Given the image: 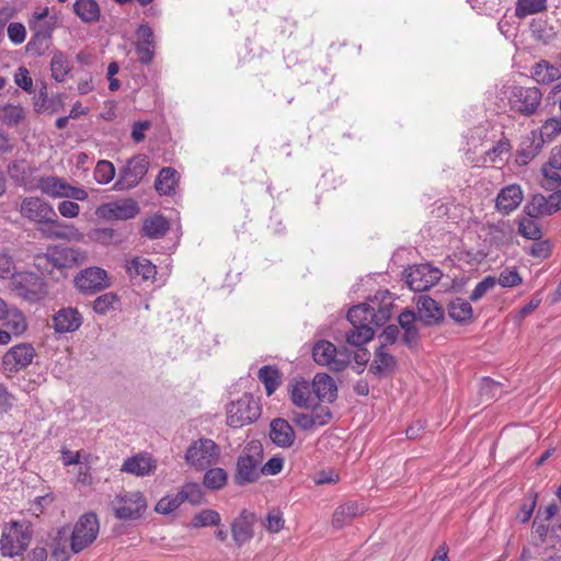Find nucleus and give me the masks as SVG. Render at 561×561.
Masks as SVG:
<instances>
[{"mask_svg":"<svg viewBox=\"0 0 561 561\" xmlns=\"http://www.w3.org/2000/svg\"><path fill=\"white\" fill-rule=\"evenodd\" d=\"M84 257V253L78 249L55 247L49 249L47 253L37 255L35 266L43 274H51L55 270L62 271L78 265Z\"/></svg>","mask_w":561,"mask_h":561,"instance_id":"1","label":"nucleus"},{"mask_svg":"<svg viewBox=\"0 0 561 561\" xmlns=\"http://www.w3.org/2000/svg\"><path fill=\"white\" fill-rule=\"evenodd\" d=\"M32 539V528L26 522L5 524L0 539V550L4 557L20 556L26 550Z\"/></svg>","mask_w":561,"mask_h":561,"instance_id":"2","label":"nucleus"},{"mask_svg":"<svg viewBox=\"0 0 561 561\" xmlns=\"http://www.w3.org/2000/svg\"><path fill=\"white\" fill-rule=\"evenodd\" d=\"M100 520L95 513L89 512L79 517L70 537V549L79 553L91 546L98 538Z\"/></svg>","mask_w":561,"mask_h":561,"instance_id":"3","label":"nucleus"},{"mask_svg":"<svg viewBox=\"0 0 561 561\" xmlns=\"http://www.w3.org/2000/svg\"><path fill=\"white\" fill-rule=\"evenodd\" d=\"M36 188L50 198H70L83 202L88 198V192L81 186L69 184L64 178L56 175L41 176L37 179Z\"/></svg>","mask_w":561,"mask_h":561,"instance_id":"4","label":"nucleus"},{"mask_svg":"<svg viewBox=\"0 0 561 561\" xmlns=\"http://www.w3.org/2000/svg\"><path fill=\"white\" fill-rule=\"evenodd\" d=\"M312 357L318 365L336 373L344 370L351 362V354L346 348L339 350L327 340H320L313 345Z\"/></svg>","mask_w":561,"mask_h":561,"instance_id":"5","label":"nucleus"},{"mask_svg":"<svg viewBox=\"0 0 561 561\" xmlns=\"http://www.w3.org/2000/svg\"><path fill=\"white\" fill-rule=\"evenodd\" d=\"M262 446L251 442L238 458L236 481L239 485L254 482L261 473Z\"/></svg>","mask_w":561,"mask_h":561,"instance_id":"6","label":"nucleus"},{"mask_svg":"<svg viewBox=\"0 0 561 561\" xmlns=\"http://www.w3.org/2000/svg\"><path fill=\"white\" fill-rule=\"evenodd\" d=\"M261 415L259 402L252 394L244 393L227 408V424L239 428L254 422Z\"/></svg>","mask_w":561,"mask_h":561,"instance_id":"7","label":"nucleus"},{"mask_svg":"<svg viewBox=\"0 0 561 561\" xmlns=\"http://www.w3.org/2000/svg\"><path fill=\"white\" fill-rule=\"evenodd\" d=\"M12 290L23 299L36 302L46 295V284L42 277L33 272L15 273L12 277Z\"/></svg>","mask_w":561,"mask_h":561,"instance_id":"8","label":"nucleus"},{"mask_svg":"<svg viewBox=\"0 0 561 561\" xmlns=\"http://www.w3.org/2000/svg\"><path fill=\"white\" fill-rule=\"evenodd\" d=\"M112 510L118 519L139 518L147 508V501L141 493H118L111 501Z\"/></svg>","mask_w":561,"mask_h":561,"instance_id":"9","label":"nucleus"},{"mask_svg":"<svg viewBox=\"0 0 561 561\" xmlns=\"http://www.w3.org/2000/svg\"><path fill=\"white\" fill-rule=\"evenodd\" d=\"M541 100L542 93L536 87H514L510 96L512 108L524 116L534 115L539 108Z\"/></svg>","mask_w":561,"mask_h":561,"instance_id":"10","label":"nucleus"},{"mask_svg":"<svg viewBox=\"0 0 561 561\" xmlns=\"http://www.w3.org/2000/svg\"><path fill=\"white\" fill-rule=\"evenodd\" d=\"M442 278V272L430 264H420L405 271V283L414 291H425L436 285Z\"/></svg>","mask_w":561,"mask_h":561,"instance_id":"11","label":"nucleus"},{"mask_svg":"<svg viewBox=\"0 0 561 561\" xmlns=\"http://www.w3.org/2000/svg\"><path fill=\"white\" fill-rule=\"evenodd\" d=\"M76 288L84 295H93L110 287L107 272L101 267L92 266L82 270L75 277Z\"/></svg>","mask_w":561,"mask_h":561,"instance_id":"12","label":"nucleus"},{"mask_svg":"<svg viewBox=\"0 0 561 561\" xmlns=\"http://www.w3.org/2000/svg\"><path fill=\"white\" fill-rule=\"evenodd\" d=\"M36 351L30 343H20L10 347L2 357V368L5 373L16 374L28 367Z\"/></svg>","mask_w":561,"mask_h":561,"instance_id":"13","label":"nucleus"},{"mask_svg":"<svg viewBox=\"0 0 561 561\" xmlns=\"http://www.w3.org/2000/svg\"><path fill=\"white\" fill-rule=\"evenodd\" d=\"M149 169V158L138 154L128 160L115 183L117 190H129L139 184Z\"/></svg>","mask_w":561,"mask_h":561,"instance_id":"14","label":"nucleus"},{"mask_svg":"<svg viewBox=\"0 0 561 561\" xmlns=\"http://www.w3.org/2000/svg\"><path fill=\"white\" fill-rule=\"evenodd\" d=\"M218 456V446L214 440L201 438L190 445L185 454L187 463L205 469L210 466Z\"/></svg>","mask_w":561,"mask_h":561,"instance_id":"15","label":"nucleus"},{"mask_svg":"<svg viewBox=\"0 0 561 561\" xmlns=\"http://www.w3.org/2000/svg\"><path fill=\"white\" fill-rule=\"evenodd\" d=\"M22 217L36 224L47 225L48 221H56L54 207L41 197L30 196L23 198L20 205Z\"/></svg>","mask_w":561,"mask_h":561,"instance_id":"16","label":"nucleus"},{"mask_svg":"<svg viewBox=\"0 0 561 561\" xmlns=\"http://www.w3.org/2000/svg\"><path fill=\"white\" fill-rule=\"evenodd\" d=\"M139 206L134 199H123L100 205L95 215L104 220H127L136 217Z\"/></svg>","mask_w":561,"mask_h":561,"instance_id":"17","label":"nucleus"},{"mask_svg":"<svg viewBox=\"0 0 561 561\" xmlns=\"http://www.w3.org/2000/svg\"><path fill=\"white\" fill-rule=\"evenodd\" d=\"M561 209V190L553 191L549 196L536 194L525 206L524 211L533 218L549 216Z\"/></svg>","mask_w":561,"mask_h":561,"instance_id":"18","label":"nucleus"},{"mask_svg":"<svg viewBox=\"0 0 561 561\" xmlns=\"http://www.w3.org/2000/svg\"><path fill=\"white\" fill-rule=\"evenodd\" d=\"M55 25V21L35 22L32 26L34 34L26 45L27 51L38 56L45 54L49 48Z\"/></svg>","mask_w":561,"mask_h":561,"instance_id":"19","label":"nucleus"},{"mask_svg":"<svg viewBox=\"0 0 561 561\" xmlns=\"http://www.w3.org/2000/svg\"><path fill=\"white\" fill-rule=\"evenodd\" d=\"M53 328L59 333H70L77 331L82 324L81 313L72 307L59 309L53 317Z\"/></svg>","mask_w":561,"mask_h":561,"instance_id":"20","label":"nucleus"},{"mask_svg":"<svg viewBox=\"0 0 561 561\" xmlns=\"http://www.w3.org/2000/svg\"><path fill=\"white\" fill-rule=\"evenodd\" d=\"M254 522L255 515L248 510H243L232 522L231 533L236 545L240 547L252 539Z\"/></svg>","mask_w":561,"mask_h":561,"instance_id":"21","label":"nucleus"},{"mask_svg":"<svg viewBox=\"0 0 561 561\" xmlns=\"http://www.w3.org/2000/svg\"><path fill=\"white\" fill-rule=\"evenodd\" d=\"M523 198L524 194L519 185H507L497 194L496 208L500 213L508 215L522 204Z\"/></svg>","mask_w":561,"mask_h":561,"instance_id":"22","label":"nucleus"},{"mask_svg":"<svg viewBox=\"0 0 561 561\" xmlns=\"http://www.w3.org/2000/svg\"><path fill=\"white\" fill-rule=\"evenodd\" d=\"M156 469V460L147 453H140L127 458L122 465V471L137 477H145Z\"/></svg>","mask_w":561,"mask_h":561,"instance_id":"23","label":"nucleus"},{"mask_svg":"<svg viewBox=\"0 0 561 561\" xmlns=\"http://www.w3.org/2000/svg\"><path fill=\"white\" fill-rule=\"evenodd\" d=\"M369 305H374V325L381 327L392 314V297L388 290H379L373 298L368 299Z\"/></svg>","mask_w":561,"mask_h":561,"instance_id":"24","label":"nucleus"},{"mask_svg":"<svg viewBox=\"0 0 561 561\" xmlns=\"http://www.w3.org/2000/svg\"><path fill=\"white\" fill-rule=\"evenodd\" d=\"M289 392L291 402L300 409L309 410L318 401L312 386L307 380H296L291 385Z\"/></svg>","mask_w":561,"mask_h":561,"instance_id":"25","label":"nucleus"},{"mask_svg":"<svg viewBox=\"0 0 561 561\" xmlns=\"http://www.w3.org/2000/svg\"><path fill=\"white\" fill-rule=\"evenodd\" d=\"M49 228L43 229V233L50 239H60L68 241L79 242L83 239V233L75 227L72 224H65L58 220L56 215V221H48Z\"/></svg>","mask_w":561,"mask_h":561,"instance_id":"26","label":"nucleus"},{"mask_svg":"<svg viewBox=\"0 0 561 561\" xmlns=\"http://www.w3.org/2000/svg\"><path fill=\"white\" fill-rule=\"evenodd\" d=\"M270 437L279 447H290L295 440V432L288 421L275 419L270 425Z\"/></svg>","mask_w":561,"mask_h":561,"instance_id":"27","label":"nucleus"},{"mask_svg":"<svg viewBox=\"0 0 561 561\" xmlns=\"http://www.w3.org/2000/svg\"><path fill=\"white\" fill-rule=\"evenodd\" d=\"M417 310L421 320L427 325L438 323L445 316V311L439 304L428 296L419 298Z\"/></svg>","mask_w":561,"mask_h":561,"instance_id":"28","label":"nucleus"},{"mask_svg":"<svg viewBox=\"0 0 561 561\" xmlns=\"http://www.w3.org/2000/svg\"><path fill=\"white\" fill-rule=\"evenodd\" d=\"M126 273L131 279L148 280L156 277L157 268L148 259L137 256L126 262Z\"/></svg>","mask_w":561,"mask_h":561,"instance_id":"29","label":"nucleus"},{"mask_svg":"<svg viewBox=\"0 0 561 561\" xmlns=\"http://www.w3.org/2000/svg\"><path fill=\"white\" fill-rule=\"evenodd\" d=\"M317 396L318 401H333L337 396L336 385L331 376L324 373L316 374L310 382Z\"/></svg>","mask_w":561,"mask_h":561,"instance_id":"30","label":"nucleus"},{"mask_svg":"<svg viewBox=\"0 0 561 561\" xmlns=\"http://www.w3.org/2000/svg\"><path fill=\"white\" fill-rule=\"evenodd\" d=\"M397 360L394 356L386 352L383 346H379L374 356V360L369 366V373L378 377L389 375L396 367Z\"/></svg>","mask_w":561,"mask_h":561,"instance_id":"31","label":"nucleus"},{"mask_svg":"<svg viewBox=\"0 0 561 561\" xmlns=\"http://www.w3.org/2000/svg\"><path fill=\"white\" fill-rule=\"evenodd\" d=\"M531 76L538 83L549 84L561 78V69L547 60H540L533 66Z\"/></svg>","mask_w":561,"mask_h":561,"instance_id":"32","label":"nucleus"},{"mask_svg":"<svg viewBox=\"0 0 561 561\" xmlns=\"http://www.w3.org/2000/svg\"><path fill=\"white\" fill-rule=\"evenodd\" d=\"M179 173L171 167H164L160 170L154 187L160 195H171L175 191L179 182Z\"/></svg>","mask_w":561,"mask_h":561,"instance_id":"33","label":"nucleus"},{"mask_svg":"<svg viewBox=\"0 0 561 561\" xmlns=\"http://www.w3.org/2000/svg\"><path fill=\"white\" fill-rule=\"evenodd\" d=\"M1 321H3V325L8 329L7 331L11 333V336L22 335L27 329V322L24 314L15 308L8 309L5 307Z\"/></svg>","mask_w":561,"mask_h":561,"instance_id":"34","label":"nucleus"},{"mask_svg":"<svg viewBox=\"0 0 561 561\" xmlns=\"http://www.w3.org/2000/svg\"><path fill=\"white\" fill-rule=\"evenodd\" d=\"M448 316L458 323H465L472 318V307L469 301L463 298L456 297L448 304Z\"/></svg>","mask_w":561,"mask_h":561,"instance_id":"35","label":"nucleus"},{"mask_svg":"<svg viewBox=\"0 0 561 561\" xmlns=\"http://www.w3.org/2000/svg\"><path fill=\"white\" fill-rule=\"evenodd\" d=\"M376 307L369 302L353 306L347 312L351 324L374 325V310Z\"/></svg>","mask_w":561,"mask_h":561,"instance_id":"36","label":"nucleus"},{"mask_svg":"<svg viewBox=\"0 0 561 561\" xmlns=\"http://www.w3.org/2000/svg\"><path fill=\"white\" fill-rule=\"evenodd\" d=\"M365 511L364 505H359L356 502H348L339 506L332 518V524L336 528H341L347 520L357 516Z\"/></svg>","mask_w":561,"mask_h":561,"instance_id":"37","label":"nucleus"},{"mask_svg":"<svg viewBox=\"0 0 561 561\" xmlns=\"http://www.w3.org/2000/svg\"><path fill=\"white\" fill-rule=\"evenodd\" d=\"M73 11L83 22H96L100 18V7L95 0H76Z\"/></svg>","mask_w":561,"mask_h":561,"instance_id":"38","label":"nucleus"},{"mask_svg":"<svg viewBox=\"0 0 561 561\" xmlns=\"http://www.w3.org/2000/svg\"><path fill=\"white\" fill-rule=\"evenodd\" d=\"M72 66L68 57L61 53L56 51L50 60L51 77L57 82H64Z\"/></svg>","mask_w":561,"mask_h":561,"instance_id":"39","label":"nucleus"},{"mask_svg":"<svg viewBox=\"0 0 561 561\" xmlns=\"http://www.w3.org/2000/svg\"><path fill=\"white\" fill-rule=\"evenodd\" d=\"M353 329L346 333V342L354 346H362L375 335V325L352 324Z\"/></svg>","mask_w":561,"mask_h":561,"instance_id":"40","label":"nucleus"},{"mask_svg":"<svg viewBox=\"0 0 561 561\" xmlns=\"http://www.w3.org/2000/svg\"><path fill=\"white\" fill-rule=\"evenodd\" d=\"M169 222L162 216H153L145 220L142 231L150 239H159L169 230Z\"/></svg>","mask_w":561,"mask_h":561,"instance_id":"41","label":"nucleus"},{"mask_svg":"<svg viewBox=\"0 0 561 561\" xmlns=\"http://www.w3.org/2000/svg\"><path fill=\"white\" fill-rule=\"evenodd\" d=\"M541 142L536 139V134L533 133V139H527L522 144L520 149L516 154V162L519 165L528 164L541 150Z\"/></svg>","mask_w":561,"mask_h":561,"instance_id":"42","label":"nucleus"},{"mask_svg":"<svg viewBox=\"0 0 561 561\" xmlns=\"http://www.w3.org/2000/svg\"><path fill=\"white\" fill-rule=\"evenodd\" d=\"M552 165L548 160L540 170L542 175L541 186L547 191H557L561 186V169L553 168Z\"/></svg>","mask_w":561,"mask_h":561,"instance_id":"43","label":"nucleus"},{"mask_svg":"<svg viewBox=\"0 0 561 561\" xmlns=\"http://www.w3.org/2000/svg\"><path fill=\"white\" fill-rule=\"evenodd\" d=\"M547 9V0H517L515 5V15L524 19L528 15L537 14Z\"/></svg>","mask_w":561,"mask_h":561,"instance_id":"44","label":"nucleus"},{"mask_svg":"<svg viewBox=\"0 0 561 561\" xmlns=\"http://www.w3.org/2000/svg\"><path fill=\"white\" fill-rule=\"evenodd\" d=\"M188 499V493H168L159 500L156 505V511L160 514H170Z\"/></svg>","mask_w":561,"mask_h":561,"instance_id":"45","label":"nucleus"},{"mask_svg":"<svg viewBox=\"0 0 561 561\" xmlns=\"http://www.w3.org/2000/svg\"><path fill=\"white\" fill-rule=\"evenodd\" d=\"M259 379L263 382L267 396H271L280 385L279 371L272 366H263L259 370Z\"/></svg>","mask_w":561,"mask_h":561,"instance_id":"46","label":"nucleus"},{"mask_svg":"<svg viewBox=\"0 0 561 561\" xmlns=\"http://www.w3.org/2000/svg\"><path fill=\"white\" fill-rule=\"evenodd\" d=\"M512 149L511 142L507 138H501L495 146L486 150L483 156L484 163H495L503 161V156L507 154Z\"/></svg>","mask_w":561,"mask_h":561,"instance_id":"47","label":"nucleus"},{"mask_svg":"<svg viewBox=\"0 0 561 561\" xmlns=\"http://www.w3.org/2000/svg\"><path fill=\"white\" fill-rule=\"evenodd\" d=\"M24 118V110L20 105L5 104L0 107V121L9 126H16Z\"/></svg>","mask_w":561,"mask_h":561,"instance_id":"48","label":"nucleus"},{"mask_svg":"<svg viewBox=\"0 0 561 561\" xmlns=\"http://www.w3.org/2000/svg\"><path fill=\"white\" fill-rule=\"evenodd\" d=\"M93 176L99 184L110 183L115 176L114 164L107 160H100L94 168Z\"/></svg>","mask_w":561,"mask_h":561,"instance_id":"49","label":"nucleus"},{"mask_svg":"<svg viewBox=\"0 0 561 561\" xmlns=\"http://www.w3.org/2000/svg\"><path fill=\"white\" fill-rule=\"evenodd\" d=\"M561 133V118L547 119L539 129L541 145L546 141L553 140Z\"/></svg>","mask_w":561,"mask_h":561,"instance_id":"50","label":"nucleus"},{"mask_svg":"<svg viewBox=\"0 0 561 561\" xmlns=\"http://www.w3.org/2000/svg\"><path fill=\"white\" fill-rule=\"evenodd\" d=\"M227 482V472L221 468H213L206 471L204 484L211 490H218L225 486Z\"/></svg>","mask_w":561,"mask_h":561,"instance_id":"51","label":"nucleus"},{"mask_svg":"<svg viewBox=\"0 0 561 561\" xmlns=\"http://www.w3.org/2000/svg\"><path fill=\"white\" fill-rule=\"evenodd\" d=\"M535 219L536 218L529 217L528 215L522 218L519 220L518 231L523 237L537 241L541 237V230Z\"/></svg>","mask_w":561,"mask_h":561,"instance_id":"52","label":"nucleus"},{"mask_svg":"<svg viewBox=\"0 0 561 561\" xmlns=\"http://www.w3.org/2000/svg\"><path fill=\"white\" fill-rule=\"evenodd\" d=\"M118 302V297L114 293H105L99 296L93 301V310L99 314H105L111 310L115 309V306Z\"/></svg>","mask_w":561,"mask_h":561,"instance_id":"53","label":"nucleus"},{"mask_svg":"<svg viewBox=\"0 0 561 561\" xmlns=\"http://www.w3.org/2000/svg\"><path fill=\"white\" fill-rule=\"evenodd\" d=\"M220 515L214 510H203L195 515L192 526L195 528L206 526H218L220 524Z\"/></svg>","mask_w":561,"mask_h":561,"instance_id":"54","label":"nucleus"},{"mask_svg":"<svg viewBox=\"0 0 561 561\" xmlns=\"http://www.w3.org/2000/svg\"><path fill=\"white\" fill-rule=\"evenodd\" d=\"M319 402L320 401H317V403L313 407L309 408L311 410L310 413L314 427L327 425L332 419L330 408L327 405H322Z\"/></svg>","mask_w":561,"mask_h":561,"instance_id":"55","label":"nucleus"},{"mask_svg":"<svg viewBox=\"0 0 561 561\" xmlns=\"http://www.w3.org/2000/svg\"><path fill=\"white\" fill-rule=\"evenodd\" d=\"M81 454L80 451H72L69 449H62L61 450V461L65 466H71V465H80L79 467V480L85 481L87 480V470L88 467L84 465H81L80 462Z\"/></svg>","mask_w":561,"mask_h":561,"instance_id":"56","label":"nucleus"},{"mask_svg":"<svg viewBox=\"0 0 561 561\" xmlns=\"http://www.w3.org/2000/svg\"><path fill=\"white\" fill-rule=\"evenodd\" d=\"M522 282L523 278L515 267L504 268L496 278V283L504 288L515 287L522 284Z\"/></svg>","mask_w":561,"mask_h":561,"instance_id":"57","label":"nucleus"},{"mask_svg":"<svg viewBox=\"0 0 561 561\" xmlns=\"http://www.w3.org/2000/svg\"><path fill=\"white\" fill-rule=\"evenodd\" d=\"M496 285V278L494 276H486L479 282L470 294L471 301H478L481 299L490 289Z\"/></svg>","mask_w":561,"mask_h":561,"instance_id":"58","label":"nucleus"},{"mask_svg":"<svg viewBox=\"0 0 561 561\" xmlns=\"http://www.w3.org/2000/svg\"><path fill=\"white\" fill-rule=\"evenodd\" d=\"M34 108L37 113L44 112H56L57 111V102L54 99L48 98L46 89L43 88L38 92L37 100L34 103Z\"/></svg>","mask_w":561,"mask_h":561,"instance_id":"59","label":"nucleus"},{"mask_svg":"<svg viewBox=\"0 0 561 561\" xmlns=\"http://www.w3.org/2000/svg\"><path fill=\"white\" fill-rule=\"evenodd\" d=\"M500 388V382H496L493 379L485 377L481 380L479 392L480 396L485 400H492L496 398V396L501 392Z\"/></svg>","mask_w":561,"mask_h":561,"instance_id":"60","label":"nucleus"},{"mask_svg":"<svg viewBox=\"0 0 561 561\" xmlns=\"http://www.w3.org/2000/svg\"><path fill=\"white\" fill-rule=\"evenodd\" d=\"M283 514L279 510H271L265 518L264 526L270 533H278L284 527Z\"/></svg>","mask_w":561,"mask_h":561,"instance_id":"61","label":"nucleus"},{"mask_svg":"<svg viewBox=\"0 0 561 561\" xmlns=\"http://www.w3.org/2000/svg\"><path fill=\"white\" fill-rule=\"evenodd\" d=\"M154 47L156 44H150L148 42H137L136 53L140 64L149 65L152 61L154 57Z\"/></svg>","mask_w":561,"mask_h":561,"instance_id":"62","label":"nucleus"},{"mask_svg":"<svg viewBox=\"0 0 561 561\" xmlns=\"http://www.w3.org/2000/svg\"><path fill=\"white\" fill-rule=\"evenodd\" d=\"M15 270L14 261L7 250H0V277H13Z\"/></svg>","mask_w":561,"mask_h":561,"instance_id":"63","label":"nucleus"},{"mask_svg":"<svg viewBox=\"0 0 561 561\" xmlns=\"http://www.w3.org/2000/svg\"><path fill=\"white\" fill-rule=\"evenodd\" d=\"M9 39L15 44H22L26 37V28L20 22H12L8 25L7 28Z\"/></svg>","mask_w":561,"mask_h":561,"instance_id":"64","label":"nucleus"}]
</instances>
